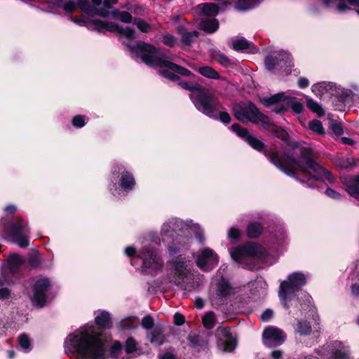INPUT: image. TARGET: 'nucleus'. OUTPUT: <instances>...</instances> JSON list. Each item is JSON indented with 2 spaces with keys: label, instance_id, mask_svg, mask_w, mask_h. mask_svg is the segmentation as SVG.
<instances>
[{
  "label": "nucleus",
  "instance_id": "obj_1",
  "mask_svg": "<svg viewBox=\"0 0 359 359\" xmlns=\"http://www.w3.org/2000/svg\"><path fill=\"white\" fill-rule=\"evenodd\" d=\"M313 156V150L306 148L301 152L298 160L283 156L278 152L271 153L270 160L284 173L306 184L310 188L316 187L315 182L332 183L334 181L332 173L314 161Z\"/></svg>",
  "mask_w": 359,
  "mask_h": 359
},
{
  "label": "nucleus",
  "instance_id": "obj_2",
  "mask_svg": "<svg viewBox=\"0 0 359 359\" xmlns=\"http://www.w3.org/2000/svg\"><path fill=\"white\" fill-rule=\"evenodd\" d=\"M65 353L78 359H102L105 351L100 334L93 325H86L70 333L64 342Z\"/></svg>",
  "mask_w": 359,
  "mask_h": 359
},
{
  "label": "nucleus",
  "instance_id": "obj_3",
  "mask_svg": "<svg viewBox=\"0 0 359 359\" xmlns=\"http://www.w3.org/2000/svg\"><path fill=\"white\" fill-rule=\"evenodd\" d=\"M191 233L195 234L200 243H204L203 230L191 219L170 217L163 223L161 228V236L172 239V243L168 246L170 255L180 252L189 247Z\"/></svg>",
  "mask_w": 359,
  "mask_h": 359
},
{
  "label": "nucleus",
  "instance_id": "obj_4",
  "mask_svg": "<svg viewBox=\"0 0 359 359\" xmlns=\"http://www.w3.org/2000/svg\"><path fill=\"white\" fill-rule=\"evenodd\" d=\"M128 49L138 55L147 65L159 68L160 74L170 81H177V73L182 76H190L191 72L182 67L168 60V56L158 51L154 46L138 41L133 43L127 44Z\"/></svg>",
  "mask_w": 359,
  "mask_h": 359
},
{
  "label": "nucleus",
  "instance_id": "obj_5",
  "mask_svg": "<svg viewBox=\"0 0 359 359\" xmlns=\"http://www.w3.org/2000/svg\"><path fill=\"white\" fill-rule=\"evenodd\" d=\"M124 254L130 259L131 265L144 273L155 275L163 269V261L158 252L157 243L153 241L145 240L138 248L127 246Z\"/></svg>",
  "mask_w": 359,
  "mask_h": 359
},
{
  "label": "nucleus",
  "instance_id": "obj_6",
  "mask_svg": "<svg viewBox=\"0 0 359 359\" xmlns=\"http://www.w3.org/2000/svg\"><path fill=\"white\" fill-rule=\"evenodd\" d=\"M179 85L189 90V97L195 107L210 118H216V109L219 107V101L209 89L196 83L181 81Z\"/></svg>",
  "mask_w": 359,
  "mask_h": 359
},
{
  "label": "nucleus",
  "instance_id": "obj_7",
  "mask_svg": "<svg viewBox=\"0 0 359 359\" xmlns=\"http://www.w3.org/2000/svg\"><path fill=\"white\" fill-rule=\"evenodd\" d=\"M137 183L134 174L123 164L111 167L108 190L116 199L125 198L135 189Z\"/></svg>",
  "mask_w": 359,
  "mask_h": 359
},
{
  "label": "nucleus",
  "instance_id": "obj_8",
  "mask_svg": "<svg viewBox=\"0 0 359 359\" xmlns=\"http://www.w3.org/2000/svg\"><path fill=\"white\" fill-rule=\"evenodd\" d=\"M310 275L308 272L295 271L287 276L286 280L280 283L278 296L283 306L288 309L294 304L298 308L299 302L295 292L304 286Z\"/></svg>",
  "mask_w": 359,
  "mask_h": 359
},
{
  "label": "nucleus",
  "instance_id": "obj_9",
  "mask_svg": "<svg viewBox=\"0 0 359 359\" xmlns=\"http://www.w3.org/2000/svg\"><path fill=\"white\" fill-rule=\"evenodd\" d=\"M230 255L236 262L253 270L256 269L255 262L264 258L267 252L262 245L254 242H248L231 250Z\"/></svg>",
  "mask_w": 359,
  "mask_h": 359
},
{
  "label": "nucleus",
  "instance_id": "obj_10",
  "mask_svg": "<svg viewBox=\"0 0 359 359\" xmlns=\"http://www.w3.org/2000/svg\"><path fill=\"white\" fill-rule=\"evenodd\" d=\"M30 231L27 221L20 216H15L4 224L1 235L11 240L21 248H27L29 245Z\"/></svg>",
  "mask_w": 359,
  "mask_h": 359
},
{
  "label": "nucleus",
  "instance_id": "obj_11",
  "mask_svg": "<svg viewBox=\"0 0 359 359\" xmlns=\"http://www.w3.org/2000/svg\"><path fill=\"white\" fill-rule=\"evenodd\" d=\"M167 280L177 286L188 283L191 271V263L182 257H176L167 262Z\"/></svg>",
  "mask_w": 359,
  "mask_h": 359
},
{
  "label": "nucleus",
  "instance_id": "obj_12",
  "mask_svg": "<svg viewBox=\"0 0 359 359\" xmlns=\"http://www.w3.org/2000/svg\"><path fill=\"white\" fill-rule=\"evenodd\" d=\"M262 102L264 105L270 107L271 111L276 114H280L291 108L294 113L298 114L302 111L304 108L300 100L283 92L264 97Z\"/></svg>",
  "mask_w": 359,
  "mask_h": 359
},
{
  "label": "nucleus",
  "instance_id": "obj_13",
  "mask_svg": "<svg viewBox=\"0 0 359 359\" xmlns=\"http://www.w3.org/2000/svg\"><path fill=\"white\" fill-rule=\"evenodd\" d=\"M234 116L241 122L250 121L256 124H262L269 129L272 126L270 119L261 113L257 107L251 102L241 103L233 108Z\"/></svg>",
  "mask_w": 359,
  "mask_h": 359
},
{
  "label": "nucleus",
  "instance_id": "obj_14",
  "mask_svg": "<svg viewBox=\"0 0 359 359\" xmlns=\"http://www.w3.org/2000/svg\"><path fill=\"white\" fill-rule=\"evenodd\" d=\"M234 293V287L223 276H215L212 279L209 287V298L212 305L223 304Z\"/></svg>",
  "mask_w": 359,
  "mask_h": 359
},
{
  "label": "nucleus",
  "instance_id": "obj_15",
  "mask_svg": "<svg viewBox=\"0 0 359 359\" xmlns=\"http://www.w3.org/2000/svg\"><path fill=\"white\" fill-rule=\"evenodd\" d=\"M266 69L274 74H288L292 66L290 53L279 50L271 52L264 60Z\"/></svg>",
  "mask_w": 359,
  "mask_h": 359
},
{
  "label": "nucleus",
  "instance_id": "obj_16",
  "mask_svg": "<svg viewBox=\"0 0 359 359\" xmlns=\"http://www.w3.org/2000/svg\"><path fill=\"white\" fill-rule=\"evenodd\" d=\"M102 5V0H69L63 3L62 1L57 0L56 6L62 8L67 13H72L76 8H79L82 12L89 15H98L106 17L109 12L104 9L98 8Z\"/></svg>",
  "mask_w": 359,
  "mask_h": 359
},
{
  "label": "nucleus",
  "instance_id": "obj_17",
  "mask_svg": "<svg viewBox=\"0 0 359 359\" xmlns=\"http://www.w3.org/2000/svg\"><path fill=\"white\" fill-rule=\"evenodd\" d=\"M50 286V281L47 278L38 279L33 287L32 296V304L37 307H43L47 302V292Z\"/></svg>",
  "mask_w": 359,
  "mask_h": 359
},
{
  "label": "nucleus",
  "instance_id": "obj_18",
  "mask_svg": "<svg viewBox=\"0 0 359 359\" xmlns=\"http://www.w3.org/2000/svg\"><path fill=\"white\" fill-rule=\"evenodd\" d=\"M320 351L325 359H349L350 357L348 347L341 341L325 346Z\"/></svg>",
  "mask_w": 359,
  "mask_h": 359
},
{
  "label": "nucleus",
  "instance_id": "obj_19",
  "mask_svg": "<svg viewBox=\"0 0 359 359\" xmlns=\"http://www.w3.org/2000/svg\"><path fill=\"white\" fill-rule=\"evenodd\" d=\"M219 262L218 255L212 249L205 248L201 250L196 259L197 266L203 271H212Z\"/></svg>",
  "mask_w": 359,
  "mask_h": 359
},
{
  "label": "nucleus",
  "instance_id": "obj_20",
  "mask_svg": "<svg viewBox=\"0 0 359 359\" xmlns=\"http://www.w3.org/2000/svg\"><path fill=\"white\" fill-rule=\"evenodd\" d=\"M264 344L269 347L280 345L285 340L286 335L283 330L275 327L266 328L262 334Z\"/></svg>",
  "mask_w": 359,
  "mask_h": 359
},
{
  "label": "nucleus",
  "instance_id": "obj_21",
  "mask_svg": "<svg viewBox=\"0 0 359 359\" xmlns=\"http://www.w3.org/2000/svg\"><path fill=\"white\" fill-rule=\"evenodd\" d=\"M231 129L238 137L244 139L253 149L259 151L263 150L264 144L255 136L250 135L247 129L242 128L238 123L233 124Z\"/></svg>",
  "mask_w": 359,
  "mask_h": 359
},
{
  "label": "nucleus",
  "instance_id": "obj_22",
  "mask_svg": "<svg viewBox=\"0 0 359 359\" xmlns=\"http://www.w3.org/2000/svg\"><path fill=\"white\" fill-rule=\"evenodd\" d=\"M216 334L218 336L222 350L225 352L233 351L236 346V341L231 334L229 327H220L217 330Z\"/></svg>",
  "mask_w": 359,
  "mask_h": 359
},
{
  "label": "nucleus",
  "instance_id": "obj_23",
  "mask_svg": "<svg viewBox=\"0 0 359 359\" xmlns=\"http://www.w3.org/2000/svg\"><path fill=\"white\" fill-rule=\"evenodd\" d=\"M335 82L320 81L314 83L311 86V91L318 97L323 99L333 97Z\"/></svg>",
  "mask_w": 359,
  "mask_h": 359
},
{
  "label": "nucleus",
  "instance_id": "obj_24",
  "mask_svg": "<svg viewBox=\"0 0 359 359\" xmlns=\"http://www.w3.org/2000/svg\"><path fill=\"white\" fill-rule=\"evenodd\" d=\"M187 341L189 348L196 353L205 350L208 345L207 337L197 334H189Z\"/></svg>",
  "mask_w": 359,
  "mask_h": 359
},
{
  "label": "nucleus",
  "instance_id": "obj_25",
  "mask_svg": "<svg viewBox=\"0 0 359 359\" xmlns=\"http://www.w3.org/2000/svg\"><path fill=\"white\" fill-rule=\"evenodd\" d=\"M147 339L152 344L158 346L163 345L166 341L163 327L161 325L154 326L152 330L147 332Z\"/></svg>",
  "mask_w": 359,
  "mask_h": 359
},
{
  "label": "nucleus",
  "instance_id": "obj_26",
  "mask_svg": "<svg viewBox=\"0 0 359 359\" xmlns=\"http://www.w3.org/2000/svg\"><path fill=\"white\" fill-rule=\"evenodd\" d=\"M325 4L330 7L335 6L339 11H344L349 8V5L358 7L356 12L359 14V0H324Z\"/></svg>",
  "mask_w": 359,
  "mask_h": 359
},
{
  "label": "nucleus",
  "instance_id": "obj_27",
  "mask_svg": "<svg viewBox=\"0 0 359 359\" xmlns=\"http://www.w3.org/2000/svg\"><path fill=\"white\" fill-rule=\"evenodd\" d=\"M233 47L235 50L243 51L247 53H256L258 48L254 44L245 38H238L233 41Z\"/></svg>",
  "mask_w": 359,
  "mask_h": 359
},
{
  "label": "nucleus",
  "instance_id": "obj_28",
  "mask_svg": "<svg viewBox=\"0 0 359 359\" xmlns=\"http://www.w3.org/2000/svg\"><path fill=\"white\" fill-rule=\"evenodd\" d=\"M95 322L100 328H109L112 326L111 315L107 311H96Z\"/></svg>",
  "mask_w": 359,
  "mask_h": 359
},
{
  "label": "nucleus",
  "instance_id": "obj_29",
  "mask_svg": "<svg viewBox=\"0 0 359 359\" xmlns=\"http://www.w3.org/2000/svg\"><path fill=\"white\" fill-rule=\"evenodd\" d=\"M294 331L300 336L306 337L311 334L312 328L310 322L305 319H297L294 325Z\"/></svg>",
  "mask_w": 359,
  "mask_h": 359
},
{
  "label": "nucleus",
  "instance_id": "obj_30",
  "mask_svg": "<svg viewBox=\"0 0 359 359\" xmlns=\"http://www.w3.org/2000/svg\"><path fill=\"white\" fill-rule=\"evenodd\" d=\"M198 8L203 16V18H213L219 12L218 6L213 3L201 4Z\"/></svg>",
  "mask_w": 359,
  "mask_h": 359
},
{
  "label": "nucleus",
  "instance_id": "obj_31",
  "mask_svg": "<svg viewBox=\"0 0 359 359\" xmlns=\"http://www.w3.org/2000/svg\"><path fill=\"white\" fill-rule=\"evenodd\" d=\"M346 191L353 197H359V175L350 177L345 182Z\"/></svg>",
  "mask_w": 359,
  "mask_h": 359
},
{
  "label": "nucleus",
  "instance_id": "obj_32",
  "mask_svg": "<svg viewBox=\"0 0 359 359\" xmlns=\"http://www.w3.org/2000/svg\"><path fill=\"white\" fill-rule=\"evenodd\" d=\"M23 257L18 254H11L8 258V264L12 273H17L24 263Z\"/></svg>",
  "mask_w": 359,
  "mask_h": 359
},
{
  "label": "nucleus",
  "instance_id": "obj_33",
  "mask_svg": "<svg viewBox=\"0 0 359 359\" xmlns=\"http://www.w3.org/2000/svg\"><path fill=\"white\" fill-rule=\"evenodd\" d=\"M199 27L208 33H214L219 28V22L215 18H201Z\"/></svg>",
  "mask_w": 359,
  "mask_h": 359
},
{
  "label": "nucleus",
  "instance_id": "obj_34",
  "mask_svg": "<svg viewBox=\"0 0 359 359\" xmlns=\"http://www.w3.org/2000/svg\"><path fill=\"white\" fill-rule=\"evenodd\" d=\"M349 278L355 280L350 286L351 294L353 299L359 300V266H355Z\"/></svg>",
  "mask_w": 359,
  "mask_h": 359
},
{
  "label": "nucleus",
  "instance_id": "obj_35",
  "mask_svg": "<svg viewBox=\"0 0 359 359\" xmlns=\"http://www.w3.org/2000/svg\"><path fill=\"white\" fill-rule=\"evenodd\" d=\"M182 43L186 46H191L194 43L199 36L198 31L187 32L182 28L178 29Z\"/></svg>",
  "mask_w": 359,
  "mask_h": 359
},
{
  "label": "nucleus",
  "instance_id": "obj_36",
  "mask_svg": "<svg viewBox=\"0 0 359 359\" xmlns=\"http://www.w3.org/2000/svg\"><path fill=\"white\" fill-rule=\"evenodd\" d=\"M334 88L333 97H335L339 101L344 102L352 95L351 90L344 88L337 83H335Z\"/></svg>",
  "mask_w": 359,
  "mask_h": 359
},
{
  "label": "nucleus",
  "instance_id": "obj_37",
  "mask_svg": "<svg viewBox=\"0 0 359 359\" xmlns=\"http://www.w3.org/2000/svg\"><path fill=\"white\" fill-rule=\"evenodd\" d=\"M287 235L285 228L278 227L271 234V239L275 244L281 245L284 244L287 240Z\"/></svg>",
  "mask_w": 359,
  "mask_h": 359
},
{
  "label": "nucleus",
  "instance_id": "obj_38",
  "mask_svg": "<svg viewBox=\"0 0 359 359\" xmlns=\"http://www.w3.org/2000/svg\"><path fill=\"white\" fill-rule=\"evenodd\" d=\"M263 231V226L258 222H250L247 226V235L252 238L258 237Z\"/></svg>",
  "mask_w": 359,
  "mask_h": 359
},
{
  "label": "nucleus",
  "instance_id": "obj_39",
  "mask_svg": "<svg viewBox=\"0 0 359 359\" xmlns=\"http://www.w3.org/2000/svg\"><path fill=\"white\" fill-rule=\"evenodd\" d=\"M302 309L299 310L300 315L304 316L307 318L312 317L313 320L319 325V317L316 314V311L311 308V306L309 304H300Z\"/></svg>",
  "mask_w": 359,
  "mask_h": 359
},
{
  "label": "nucleus",
  "instance_id": "obj_40",
  "mask_svg": "<svg viewBox=\"0 0 359 359\" xmlns=\"http://www.w3.org/2000/svg\"><path fill=\"white\" fill-rule=\"evenodd\" d=\"M136 319L135 316H129L121 320L119 323L120 329L123 331L136 329L137 327V325L135 324Z\"/></svg>",
  "mask_w": 359,
  "mask_h": 359
},
{
  "label": "nucleus",
  "instance_id": "obj_41",
  "mask_svg": "<svg viewBox=\"0 0 359 359\" xmlns=\"http://www.w3.org/2000/svg\"><path fill=\"white\" fill-rule=\"evenodd\" d=\"M109 10V9H107V12H109V14L107 16L112 15L114 18H118L121 22L125 23H130L133 20V17L131 14L127 11H119L118 10L116 9L110 12Z\"/></svg>",
  "mask_w": 359,
  "mask_h": 359
},
{
  "label": "nucleus",
  "instance_id": "obj_42",
  "mask_svg": "<svg viewBox=\"0 0 359 359\" xmlns=\"http://www.w3.org/2000/svg\"><path fill=\"white\" fill-rule=\"evenodd\" d=\"M88 121L89 118L87 116L78 114L72 117L71 123L73 127L80 129L86 126Z\"/></svg>",
  "mask_w": 359,
  "mask_h": 359
},
{
  "label": "nucleus",
  "instance_id": "obj_43",
  "mask_svg": "<svg viewBox=\"0 0 359 359\" xmlns=\"http://www.w3.org/2000/svg\"><path fill=\"white\" fill-rule=\"evenodd\" d=\"M259 2V0H238L236 7L239 11H247L254 8Z\"/></svg>",
  "mask_w": 359,
  "mask_h": 359
},
{
  "label": "nucleus",
  "instance_id": "obj_44",
  "mask_svg": "<svg viewBox=\"0 0 359 359\" xmlns=\"http://www.w3.org/2000/svg\"><path fill=\"white\" fill-rule=\"evenodd\" d=\"M215 315L214 312H208L203 318V324L206 329H212L215 326Z\"/></svg>",
  "mask_w": 359,
  "mask_h": 359
},
{
  "label": "nucleus",
  "instance_id": "obj_45",
  "mask_svg": "<svg viewBox=\"0 0 359 359\" xmlns=\"http://www.w3.org/2000/svg\"><path fill=\"white\" fill-rule=\"evenodd\" d=\"M122 346L120 342L116 341L111 348L110 355L111 358L116 359H126L124 357H122Z\"/></svg>",
  "mask_w": 359,
  "mask_h": 359
},
{
  "label": "nucleus",
  "instance_id": "obj_46",
  "mask_svg": "<svg viewBox=\"0 0 359 359\" xmlns=\"http://www.w3.org/2000/svg\"><path fill=\"white\" fill-rule=\"evenodd\" d=\"M306 106L313 112L317 113L318 115H322L324 114L321 105L319 104L317 102L314 101L313 100L308 97H306Z\"/></svg>",
  "mask_w": 359,
  "mask_h": 359
},
{
  "label": "nucleus",
  "instance_id": "obj_47",
  "mask_svg": "<svg viewBox=\"0 0 359 359\" xmlns=\"http://www.w3.org/2000/svg\"><path fill=\"white\" fill-rule=\"evenodd\" d=\"M198 72L201 75L210 79H217L219 77V74L208 66L201 67Z\"/></svg>",
  "mask_w": 359,
  "mask_h": 359
},
{
  "label": "nucleus",
  "instance_id": "obj_48",
  "mask_svg": "<svg viewBox=\"0 0 359 359\" xmlns=\"http://www.w3.org/2000/svg\"><path fill=\"white\" fill-rule=\"evenodd\" d=\"M222 109V105L219 102V107L215 110L217 114L216 118H212L213 119H219L222 123L225 124H228L231 121L230 115L226 111H220Z\"/></svg>",
  "mask_w": 359,
  "mask_h": 359
},
{
  "label": "nucleus",
  "instance_id": "obj_49",
  "mask_svg": "<svg viewBox=\"0 0 359 359\" xmlns=\"http://www.w3.org/2000/svg\"><path fill=\"white\" fill-rule=\"evenodd\" d=\"M309 128L313 132L319 135L324 134L325 133L321 121L317 119H314L310 121L309 123Z\"/></svg>",
  "mask_w": 359,
  "mask_h": 359
},
{
  "label": "nucleus",
  "instance_id": "obj_50",
  "mask_svg": "<svg viewBox=\"0 0 359 359\" xmlns=\"http://www.w3.org/2000/svg\"><path fill=\"white\" fill-rule=\"evenodd\" d=\"M161 41L164 45L169 47H173L177 43V38L169 33L163 34Z\"/></svg>",
  "mask_w": 359,
  "mask_h": 359
},
{
  "label": "nucleus",
  "instance_id": "obj_51",
  "mask_svg": "<svg viewBox=\"0 0 359 359\" xmlns=\"http://www.w3.org/2000/svg\"><path fill=\"white\" fill-rule=\"evenodd\" d=\"M18 341L20 346L25 351L28 352L31 350L30 340L27 335L25 334H20L18 337Z\"/></svg>",
  "mask_w": 359,
  "mask_h": 359
},
{
  "label": "nucleus",
  "instance_id": "obj_52",
  "mask_svg": "<svg viewBox=\"0 0 359 359\" xmlns=\"http://www.w3.org/2000/svg\"><path fill=\"white\" fill-rule=\"evenodd\" d=\"M133 24L143 33H147L151 30V26L142 19L135 18Z\"/></svg>",
  "mask_w": 359,
  "mask_h": 359
},
{
  "label": "nucleus",
  "instance_id": "obj_53",
  "mask_svg": "<svg viewBox=\"0 0 359 359\" xmlns=\"http://www.w3.org/2000/svg\"><path fill=\"white\" fill-rule=\"evenodd\" d=\"M137 349V342L135 340L130 337L128 338L125 344V351L127 353L130 354L135 352Z\"/></svg>",
  "mask_w": 359,
  "mask_h": 359
},
{
  "label": "nucleus",
  "instance_id": "obj_54",
  "mask_svg": "<svg viewBox=\"0 0 359 359\" xmlns=\"http://www.w3.org/2000/svg\"><path fill=\"white\" fill-rule=\"evenodd\" d=\"M141 325L149 332L154 327V321L150 316H146L142 319Z\"/></svg>",
  "mask_w": 359,
  "mask_h": 359
},
{
  "label": "nucleus",
  "instance_id": "obj_55",
  "mask_svg": "<svg viewBox=\"0 0 359 359\" xmlns=\"http://www.w3.org/2000/svg\"><path fill=\"white\" fill-rule=\"evenodd\" d=\"M118 31L120 34L126 36L128 39H133L135 37V31L130 27H119Z\"/></svg>",
  "mask_w": 359,
  "mask_h": 359
},
{
  "label": "nucleus",
  "instance_id": "obj_56",
  "mask_svg": "<svg viewBox=\"0 0 359 359\" xmlns=\"http://www.w3.org/2000/svg\"><path fill=\"white\" fill-rule=\"evenodd\" d=\"M17 210L18 208L16 207V205L13 204L7 205L4 208V215L6 217L10 218L11 217L14 215Z\"/></svg>",
  "mask_w": 359,
  "mask_h": 359
},
{
  "label": "nucleus",
  "instance_id": "obj_57",
  "mask_svg": "<svg viewBox=\"0 0 359 359\" xmlns=\"http://www.w3.org/2000/svg\"><path fill=\"white\" fill-rule=\"evenodd\" d=\"M241 230L236 226H232L228 231V237L231 240H237L241 236Z\"/></svg>",
  "mask_w": 359,
  "mask_h": 359
},
{
  "label": "nucleus",
  "instance_id": "obj_58",
  "mask_svg": "<svg viewBox=\"0 0 359 359\" xmlns=\"http://www.w3.org/2000/svg\"><path fill=\"white\" fill-rule=\"evenodd\" d=\"M217 60L219 63L224 67H229L233 64V61L224 54H218L217 56Z\"/></svg>",
  "mask_w": 359,
  "mask_h": 359
},
{
  "label": "nucleus",
  "instance_id": "obj_59",
  "mask_svg": "<svg viewBox=\"0 0 359 359\" xmlns=\"http://www.w3.org/2000/svg\"><path fill=\"white\" fill-rule=\"evenodd\" d=\"M41 262V257L38 253L31 254L29 257V263L32 267H37Z\"/></svg>",
  "mask_w": 359,
  "mask_h": 359
},
{
  "label": "nucleus",
  "instance_id": "obj_60",
  "mask_svg": "<svg viewBox=\"0 0 359 359\" xmlns=\"http://www.w3.org/2000/svg\"><path fill=\"white\" fill-rule=\"evenodd\" d=\"M339 165L343 168L353 169L355 167V163L353 158H346Z\"/></svg>",
  "mask_w": 359,
  "mask_h": 359
},
{
  "label": "nucleus",
  "instance_id": "obj_61",
  "mask_svg": "<svg viewBox=\"0 0 359 359\" xmlns=\"http://www.w3.org/2000/svg\"><path fill=\"white\" fill-rule=\"evenodd\" d=\"M117 2L118 0H104V2L102 1V5L99 6L98 8H102L107 11V9L112 8L113 6Z\"/></svg>",
  "mask_w": 359,
  "mask_h": 359
},
{
  "label": "nucleus",
  "instance_id": "obj_62",
  "mask_svg": "<svg viewBox=\"0 0 359 359\" xmlns=\"http://www.w3.org/2000/svg\"><path fill=\"white\" fill-rule=\"evenodd\" d=\"M273 313L271 309H266L261 315V320L264 322L269 321L273 317Z\"/></svg>",
  "mask_w": 359,
  "mask_h": 359
},
{
  "label": "nucleus",
  "instance_id": "obj_63",
  "mask_svg": "<svg viewBox=\"0 0 359 359\" xmlns=\"http://www.w3.org/2000/svg\"><path fill=\"white\" fill-rule=\"evenodd\" d=\"M309 81L306 77H299L297 79V86L299 88L304 89L309 86Z\"/></svg>",
  "mask_w": 359,
  "mask_h": 359
},
{
  "label": "nucleus",
  "instance_id": "obj_64",
  "mask_svg": "<svg viewBox=\"0 0 359 359\" xmlns=\"http://www.w3.org/2000/svg\"><path fill=\"white\" fill-rule=\"evenodd\" d=\"M158 359H176L175 355L173 352L167 351L163 353H161L158 356Z\"/></svg>",
  "mask_w": 359,
  "mask_h": 359
}]
</instances>
